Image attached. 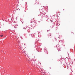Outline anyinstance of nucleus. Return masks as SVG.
I'll use <instances>...</instances> for the list:
<instances>
[{"label": "nucleus", "mask_w": 75, "mask_h": 75, "mask_svg": "<svg viewBox=\"0 0 75 75\" xmlns=\"http://www.w3.org/2000/svg\"><path fill=\"white\" fill-rule=\"evenodd\" d=\"M74 35V33L73 32H71V35Z\"/></svg>", "instance_id": "1"}, {"label": "nucleus", "mask_w": 75, "mask_h": 75, "mask_svg": "<svg viewBox=\"0 0 75 75\" xmlns=\"http://www.w3.org/2000/svg\"><path fill=\"white\" fill-rule=\"evenodd\" d=\"M36 3H37V0H36L35 1V4H36Z\"/></svg>", "instance_id": "2"}, {"label": "nucleus", "mask_w": 75, "mask_h": 75, "mask_svg": "<svg viewBox=\"0 0 75 75\" xmlns=\"http://www.w3.org/2000/svg\"><path fill=\"white\" fill-rule=\"evenodd\" d=\"M0 36H1V37H3V35H1Z\"/></svg>", "instance_id": "3"}, {"label": "nucleus", "mask_w": 75, "mask_h": 75, "mask_svg": "<svg viewBox=\"0 0 75 75\" xmlns=\"http://www.w3.org/2000/svg\"><path fill=\"white\" fill-rule=\"evenodd\" d=\"M51 22H53V20H52L51 21Z\"/></svg>", "instance_id": "4"}, {"label": "nucleus", "mask_w": 75, "mask_h": 75, "mask_svg": "<svg viewBox=\"0 0 75 75\" xmlns=\"http://www.w3.org/2000/svg\"><path fill=\"white\" fill-rule=\"evenodd\" d=\"M50 36H51V35H50Z\"/></svg>", "instance_id": "5"}]
</instances>
